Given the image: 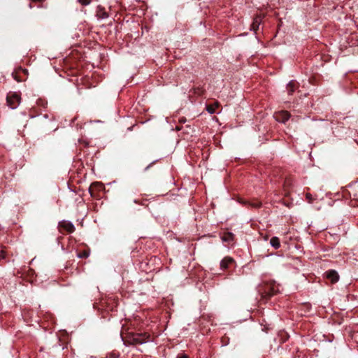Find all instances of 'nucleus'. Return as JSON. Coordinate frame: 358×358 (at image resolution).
<instances>
[{"instance_id":"1","label":"nucleus","mask_w":358,"mask_h":358,"mask_svg":"<svg viewBox=\"0 0 358 358\" xmlns=\"http://www.w3.org/2000/svg\"><path fill=\"white\" fill-rule=\"evenodd\" d=\"M148 340L149 335L146 334H132L126 338L124 343L128 345H141L145 343Z\"/></svg>"},{"instance_id":"2","label":"nucleus","mask_w":358,"mask_h":358,"mask_svg":"<svg viewBox=\"0 0 358 358\" xmlns=\"http://www.w3.org/2000/svg\"><path fill=\"white\" fill-rule=\"evenodd\" d=\"M21 101L20 95L17 92H9L6 97L8 106L11 109H15L18 107Z\"/></svg>"},{"instance_id":"3","label":"nucleus","mask_w":358,"mask_h":358,"mask_svg":"<svg viewBox=\"0 0 358 358\" xmlns=\"http://www.w3.org/2000/svg\"><path fill=\"white\" fill-rule=\"evenodd\" d=\"M290 117V114L288 111L281 110L274 114V118L276 121L285 123Z\"/></svg>"},{"instance_id":"4","label":"nucleus","mask_w":358,"mask_h":358,"mask_svg":"<svg viewBox=\"0 0 358 358\" xmlns=\"http://www.w3.org/2000/svg\"><path fill=\"white\" fill-rule=\"evenodd\" d=\"M234 263V259L231 257H225L220 262V268L222 270L227 269Z\"/></svg>"},{"instance_id":"5","label":"nucleus","mask_w":358,"mask_h":358,"mask_svg":"<svg viewBox=\"0 0 358 358\" xmlns=\"http://www.w3.org/2000/svg\"><path fill=\"white\" fill-rule=\"evenodd\" d=\"M326 277L329 279L332 283H335L338 281L339 275L338 273L334 270H330L326 272Z\"/></svg>"},{"instance_id":"6","label":"nucleus","mask_w":358,"mask_h":358,"mask_svg":"<svg viewBox=\"0 0 358 358\" xmlns=\"http://www.w3.org/2000/svg\"><path fill=\"white\" fill-rule=\"evenodd\" d=\"M59 227L69 233H73L75 231L74 225L70 222L62 221L59 223Z\"/></svg>"},{"instance_id":"7","label":"nucleus","mask_w":358,"mask_h":358,"mask_svg":"<svg viewBox=\"0 0 358 358\" xmlns=\"http://www.w3.org/2000/svg\"><path fill=\"white\" fill-rule=\"evenodd\" d=\"M270 244L272 247H273L275 249H278L280 247V240L278 237L274 236L272 237L270 240Z\"/></svg>"},{"instance_id":"8","label":"nucleus","mask_w":358,"mask_h":358,"mask_svg":"<svg viewBox=\"0 0 358 358\" xmlns=\"http://www.w3.org/2000/svg\"><path fill=\"white\" fill-rule=\"evenodd\" d=\"M219 106V103L218 102H215L214 104L213 105H208L206 106V110L210 113V114H213L215 113L216 111V108Z\"/></svg>"},{"instance_id":"9","label":"nucleus","mask_w":358,"mask_h":358,"mask_svg":"<svg viewBox=\"0 0 358 358\" xmlns=\"http://www.w3.org/2000/svg\"><path fill=\"white\" fill-rule=\"evenodd\" d=\"M97 16L101 19H105L108 17V13L104 10L103 8L101 7L98 8Z\"/></svg>"},{"instance_id":"10","label":"nucleus","mask_w":358,"mask_h":358,"mask_svg":"<svg viewBox=\"0 0 358 358\" xmlns=\"http://www.w3.org/2000/svg\"><path fill=\"white\" fill-rule=\"evenodd\" d=\"M261 17H256L254 20H253V22L252 24V29L254 30V31H256L258 28H259V26L261 23Z\"/></svg>"},{"instance_id":"11","label":"nucleus","mask_w":358,"mask_h":358,"mask_svg":"<svg viewBox=\"0 0 358 358\" xmlns=\"http://www.w3.org/2000/svg\"><path fill=\"white\" fill-rule=\"evenodd\" d=\"M296 87V84L294 82H293V81L289 82L287 85L288 94H292L294 92Z\"/></svg>"},{"instance_id":"12","label":"nucleus","mask_w":358,"mask_h":358,"mask_svg":"<svg viewBox=\"0 0 358 358\" xmlns=\"http://www.w3.org/2000/svg\"><path fill=\"white\" fill-rule=\"evenodd\" d=\"M233 234L231 233H227L223 235L222 239L224 242H229L233 240Z\"/></svg>"},{"instance_id":"13","label":"nucleus","mask_w":358,"mask_h":358,"mask_svg":"<svg viewBox=\"0 0 358 358\" xmlns=\"http://www.w3.org/2000/svg\"><path fill=\"white\" fill-rule=\"evenodd\" d=\"M90 255V252H87V251H83V252H80L78 255V257H80V258H87Z\"/></svg>"},{"instance_id":"14","label":"nucleus","mask_w":358,"mask_h":358,"mask_svg":"<svg viewBox=\"0 0 358 358\" xmlns=\"http://www.w3.org/2000/svg\"><path fill=\"white\" fill-rule=\"evenodd\" d=\"M306 199H307L308 202V203H313V201H314V199H315L313 198V196H312V194H310V193H307V194H306Z\"/></svg>"},{"instance_id":"15","label":"nucleus","mask_w":358,"mask_h":358,"mask_svg":"<svg viewBox=\"0 0 358 358\" xmlns=\"http://www.w3.org/2000/svg\"><path fill=\"white\" fill-rule=\"evenodd\" d=\"M93 187H97L98 189H102L103 188V185L101 183H100V182L93 183V185L90 188V191H91L92 188H93Z\"/></svg>"},{"instance_id":"16","label":"nucleus","mask_w":358,"mask_h":358,"mask_svg":"<svg viewBox=\"0 0 358 358\" xmlns=\"http://www.w3.org/2000/svg\"><path fill=\"white\" fill-rule=\"evenodd\" d=\"M78 2L83 6H87L91 3V0H78Z\"/></svg>"},{"instance_id":"17","label":"nucleus","mask_w":358,"mask_h":358,"mask_svg":"<svg viewBox=\"0 0 358 358\" xmlns=\"http://www.w3.org/2000/svg\"><path fill=\"white\" fill-rule=\"evenodd\" d=\"M6 257V252L4 250H0V259H3Z\"/></svg>"},{"instance_id":"18","label":"nucleus","mask_w":358,"mask_h":358,"mask_svg":"<svg viewBox=\"0 0 358 358\" xmlns=\"http://www.w3.org/2000/svg\"><path fill=\"white\" fill-rule=\"evenodd\" d=\"M177 358H188V356L185 355V354H182V355H179Z\"/></svg>"},{"instance_id":"19","label":"nucleus","mask_w":358,"mask_h":358,"mask_svg":"<svg viewBox=\"0 0 358 358\" xmlns=\"http://www.w3.org/2000/svg\"><path fill=\"white\" fill-rule=\"evenodd\" d=\"M13 78L15 80H16L17 82H20L21 80L18 78V77H17L16 76H14L13 75Z\"/></svg>"}]
</instances>
